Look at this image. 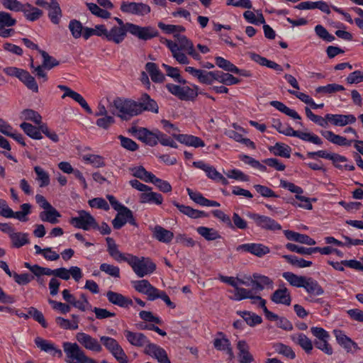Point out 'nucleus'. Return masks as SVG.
Masks as SVG:
<instances>
[{
    "label": "nucleus",
    "instance_id": "nucleus-1",
    "mask_svg": "<svg viewBox=\"0 0 363 363\" xmlns=\"http://www.w3.org/2000/svg\"><path fill=\"white\" fill-rule=\"evenodd\" d=\"M113 106L116 108V115L125 121L141 114L143 111L154 113L159 112L157 103L147 94H143L138 101L117 98L113 100Z\"/></svg>",
    "mask_w": 363,
    "mask_h": 363
},
{
    "label": "nucleus",
    "instance_id": "nucleus-2",
    "mask_svg": "<svg viewBox=\"0 0 363 363\" xmlns=\"http://www.w3.org/2000/svg\"><path fill=\"white\" fill-rule=\"evenodd\" d=\"M176 41L166 40L165 45L169 49L173 58L181 65H188L190 62L186 55L191 56L195 60L200 61L201 55L195 50L193 43L185 35H175Z\"/></svg>",
    "mask_w": 363,
    "mask_h": 363
},
{
    "label": "nucleus",
    "instance_id": "nucleus-3",
    "mask_svg": "<svg viewBox=\"0 0 363 363\" xmlns=\"http://www.w3.org/2000/svg\"><path fill=\"white\" fill-rule=\"evenodd\" d=\"M127 262L132 267L135 274L140 278L152 274L156 269V265L147 257H138L128 255Z\"/></svg>",
    "mask_w": 363,
    "mask_h": 363
},
{
    "label": "nucleus",
    "instance_id": "nucleus-4",
    "mask_svg": "<svg viewBox=\"0 0 363 363\" xmlns=\"http://www.w3.org/2000/svg\"><path fill=\"white\" fill-rule=\"evenodd\" d=\"M4 72L8 76L18 78L28 89L38 90V86L35 78L28 71L15 67H8L4 69Z\"/></svg>",
    "mask_w": 363,
    "mask_h": 363
},
{
    "label": "nucleus",
    "instance_id": "nucleus-5",
    "mask_svg": "<svg viewBox=\"0 0 363 363\" xmlns=\"http://www.w3.org/2000/svg\"><path fill=\"white\" fill-rule=\"evenodd\" d=\"M100 342L119 363H128L127 355L116 340L108 336H101Z\"/></svg>",
    "mask_w": 363,
    "mask_h": 363
},
{
    "label": "nucleus",
    "instance_id": "nucleus-6",
    "mask_svg": "<svg viewBox=\"0 0 363 363\" xmlns=\"http://www.w3.org/2000/svg\"><path fill=\"white\" fill-rule=\"evenodd\" d=\"M69 222L75 228L83 229L84 230L98 228V223L95 218L89 213L85 211H79L78 216L72 218Z\"/></svg>",
    "mask_w": 363,
    "mask_h": 363
},
{
    "label": "nucleus",
    "instance_id": "nucleus-7",
    "mask_svg": "<svg viewBox=\"0 0 363 363\" xmlns=\"http://www.w3.org/2000/svg\"><path fill=\"white\" fill-rule=\"evenodd\" d=\"M120 9L123 13L138 16H146L151 11L150 6L143 2L123 1Z\"/></svg>",
    "mask_w": 363,
    "mask_h": 363
},
{
    "label": "nucleus",
    "instance_id": "nucleus-8",
    "mask_svg": "<svg viewBox=\"0 0 363 363\" xmlns=\"http://www.w3.org/2000/svg\"><path fill=\"white\" fill-rule=\"evenodd\" d=\"M75 338L77 341L86 350L100 352L102 351V346L100 342L91 335L85 333H77Z\"/></svg>",
    "mask_w": 363,
    "mask_h": 363
},
{
    "label": "nucleus",
    "instance_id": "nucleus-9",
    "mask_svg": "<svg viewBox=\"0 0 363 363\" xmlns=\"http://www.w3.org/2000/svg\"><path fill=\"white\" fill-rule=\"evenodd\" d=\"M128 30L132 35L144 40L151 39L157 35V30L150 26L141 27L133 23H128Z\"/></svg>",
    "mask_w": 363,
    "mask_h": 363
},
{
    "label": "nucleus",
    "instance_id": "nucleus-10",
    "mask_svg": "<svg viewBox=\"0 0 363 363\" xmlns=\"http://www.w3.org/2000/svg\"><path fill=\"white\" fill-rule=\"evenodd\" d=\"M238 252H249L256 257H262L270 252L269 247L262 243H246L236 247Z\"/></svg>",
    "mask_w": 363,
    "mask_h": 363
},
{
    "label": "nucleus",
    "instance_id": "nucleus-11",
    "mask_svg": "<svg viewBox=\"0 0 363 363\" xmlns=\"http://www.w3.org/2000/svg\"><path fill=\"white\" fill-rule=\"evenodd\" d=\"M132 284L135 291L146 295L149 301L155 300V296L159 289L153 286L147 280L134 281H132Z\"/></svg>",
    "mask_w": 363,
    "mask_h": 363
},
{
    "label": "nucleus",
    "instance_id": "nucleus-12",
    "mask_svg": "<svg viewBox=\"0 0 363 363\" xmlns=\"http://www.w3.org/2000/svg\"><path fill=\"white\" fill-rule=\"evenodd\" d=\"M16 23L11 14L5 11H0V36L2 38H9L12 35L14 30L12 28H6L11 27Z\"/></svg>",
    "mask_w": 363,
    "mask_h": 363
},
{
    "label": "nucleus",
    "instance_id": "nucleus-13",
    "mask_svg": "<svg viewBox=\"0 0 363 363\" xmlns=\"http://www.w3.org/2000/svg\"><path fill=\"white\" fill-rule=\"evenodd\" d=\"M250 217L255 221L257 226L262 229L272 231L280 230L281 229L280 224L268 216L252 213Z\"/></svg>",
    "mask_w": 363,
    "mask_h": 363
},
{
    "label": "nucleus",
    "instance_id": "nucleus-14",
    "mask_svg": "<svg viewBox=\"0 0 363 363\" xmlns=\"http://www.w3.org/2000/svg\"><path fill=\"white\" fill-rule=\"evenodd\" d=\"M145 354L154 357L160 363H171L166 351L154 343H150L145 347Z\"/></svg>",
    "mask_w": 363,
    "mask_h": 363
},
{
    "label": "nucleus",
    "instance_id": "nucleus-15",
    "mask_svg": "<svg viewBox=\"0 0 363 363\" xmlns=\"http://www.w3.org/2000/svg\"><path fill=\"white\" fill-rule=\"evenodd\" d=\"M303 288L309 294V298H306V299L311 302L317 301L313 298L314 296H321L324 294V289L318 282L312 277H307Z\"/></svg>",
    "mask_w": 363,
    "mask_h": 363
},
{
    "label": "nucleus",
    "instance_id": "nucleus-16",
    "mask_svg": "<svg viewBox=\"0 0 363 363\" xmlns=\"http://www.w3.org/2000/svg\"><path fill=\"white\" fill-rule=\"evenodd\" d=\"M333 333L335 336L337 343L342 346L347 352L354 353L359 350L357 344L350 337H347L344 332L340 330H334Z\"/></svg>",
    "mask_w": 363,
    "mask_h": 363
},
{
    "label": "nucleus",
    "instance_id": "nucleus-17",
    "mask_svg": "<svg viewBox=\"0 0 363 363\" xmlns=\"http://www.w3.org/2000/svg\"><path fill=\"white\" fill-rule=\"evenodd\" d=\"M124 335L131 345L137 347H145L150 343L148 338L142 333H134L125 330H124Z\"/></svg>",
    "mask_w": 363,
    "mask_h": 363
},
{
    "label": "nucleus",
    "instance_id": "nucleus-18",
    "mask_svg": "<svg viewBox=\"0 0 363 363\" xmlns=\"http://www.w3.org/2000/svg\"><path fill=\"white\" fill-rule=\"evenodd\" d=\"M35 344L40 350L50 353L53 357H61L62 356V350L50 341L37 337L35 339Z\"/></svg>",
    "mask_w": 363,
    "mask_h": 363
},
{
    "label": "nucleus",
    "instance_id": "nucleus-19",
    "mask_svg": "<svg viewBox=\"0 0 363 363\" xmlns=\"http://www.w3.org/2000/svg\"><path fill=\"white\" fill-rule=\"evenodd\" d=\"M326 118L335 126H345L356 122V118L352 114H326Z\"/></svg>",
    "mask_w": 363,
    "mask_h": 363
},
{
    "label": "nucleus",
    "instance_id": "nucleus-20",
    "mask_svg": "<svg viewBox=\"0 0 363 363\" xmlns=\"http://www.w3.org/2000/svg\"><path fill=\"white\" fill-rule=\"evenodd\" d=\"M271 300L277 304L290 306L291 297L288 289L285 286H281L272 294Z\"/></svg>",
    "mask_w": 363,
    "mask_h": 363
},
{
    "label": "nucleus",
    "instance_id": "nucleus-21",
    "mask_svg": "<svg viewBox=\"0 0 363 363\" xmlns=\"http://www.w3.org/2000/svg\"><path fill=\"white\" fill-rule=\"evenodd\" d=\"M47 10L48 16L51 23L58 25L62 17V11L57 0H50L49 7Z\"/></svg>",
    "mask_w": 363,
    "mask_h": 363
},
{
    "label": "nucleus",
    "instance_id": "nucleus-22",
    "mask_svg": "<svg viewBox=\"0 0 363 363\" xmlns=\"http://www.w3.org/2000/svg\"><path fill=\"white\" fill-rule=\"evenodd\" d=\"M252 277H247V279L250 280L253 289L261 291L265 286L272 287L273 281L269 277L259 274H254Z\"/></svg>",
    "mask_w": 363,
    "mask_h": 363
},
{
    "label": "nucleus",
    "instance_id": "nucleus-23",
    "mask_svg": "<svg viewBox=\"0 0 363 363\" xmlns=\"http://www.w3.org/2000/svg\"><path fill=\"white\" fill-rule=\"evenodd\" d=\"M127 32H128V30L123 27L113 26L110 30H108L106 40L116 44H120L124 40Z\"/></svg>",
    "mask_w": 363,
    "mask_h": 363
},
{
    "label": "nucleus",
    "instance_id": "nucleus-24",
    "mask_svg": "<svg viewBox=\"0 0 363 363\" xmlns=\"http://www.w3.org/2000/svg\"><path fill=\"white\" fill-rule=\"evenodd\" d=\"M172 135L181 143L185 144L189 146L199 147H203L205 145L204 142L201 138L196 136L184 134L178 135L176 134L175 133H172Z\"/></svg>",
    "mask_w": 363,
    "mask_h": 363
},
{
    "label": "nucleus",
    "instance_id": "nucleus-25",
    "mask_svg": "<svg viewBox=\"0 0 363 363\" xmlns=\"http://www.w3.org/2000/svg\"><path fill=\"white\" fill-rule=\"evenodd\" d=\"M60 217V212L52 206L44 209L39 213V218L43 222H48L51 224L58 223Z\"/></svg>",
    "mask_w": 363,
    "mask_h": 363
},
{
    "label": "nucleus",
    "instance_id": "nucleus-26",
    "mask_svg": "<svg viewBox=\"0 0 363 363\" xmlns=\"http://www.w3.org/2000/svg\"><path fill=\"white\" fill-rule=\"evenodd\" d=\"M107 242V251L110 256L113 258L117 262H126L128 260V255L125 256V255L121 253L118 248V245L115 242L114 240L112 238H106V239Z\"/></svg>",
    "mask_w": 363,
    "mask_h": 363
},
{
    "label": "nucleus",
    "instance_id": "nucleus-27",
    "mask_svg": "<svg viewBox=\"0 0 363 363\" xmlns=\"http://www.w3.org/2000/svg\"><path fill=\"white\" fill-rule=\"evenodd\" d=\"M151 230L152 232V236L158 241L164 243L170 242L174 238V233L172 232L160 225H155L154 228H151Z\"/></svg>",
    "mask_w": 363,
    "mask_h": 363
},
{
    "label": "nucleus",
    "instance_id": "nucleus-28",
    "mask_svg": "<svg viewBox=\"0 0 363 363\" xmlns=\"http://www.w3.org/2000/svg\"><path fill=\"white\" fill-rule=\"evenodd\" d=\"M106 296L109 302L120 307L127 308L133 305L131 299L119 293L109 291L107 292Z\"/></svg>",
    "mask_w": 363,
    "mask_h": 363
},
{
    "label": "nucleus",
    "instance_id": "nucleus-29",
    "mask_svg": "<svg viewBox=\"0 0 363 363\" xmlns=\"http://www.w3.org/2000/svg\"><path fill=\"white\" fill-rule=\"evenodd\" d=\"M284 233L289 240L296 241L308 245H314L315 244V241L307 235L301 234L289 230H284Z\"/></svg>",
    "mask_w": 363,
    "mask_h": 363
},
{
    "label": "nucleus",
    "instance_id": "nucleus-30",
    "mask_svg": "<svg viewBox=\"0 0 363 363\" xmlns=\"http://www.w3.org/2000/svg\"><path fill=\"white\" fill-rule=\"evenodd\" d=\"M20 11L23 12L25 18L29 21H37L43 16V11L40 9L28 3L23 4Z\"/></svg>",
    "mask_w": 363,
    "mask_h": 363
},
{
    "label": "nucleus",
    "instance_id": "nucleus-31",
    "mask_svg": "<svg viewBox=\"0 0 363 363\" xmlns=\"http://www.w3.org/2000/svg\"><path fill=\"white\" fill-rule=\"evenodd\" d=\"M291 339L296 345H299L307 354H310L313 350L311 340L303 333L294 334Z\"/></svg>",
    "mask_w": 363,
    "mask_h": 363
},
{
    "label": "nucleus",
    "instance_id": "nucleus-32",
    "mask_svg": "<svg viewBox=\"0 0 363 363\" xmlns=\"http://www.w3.org/2000/svg\"><path fill=\"white\" fill-rule=\"evenodd\" d=\"M186 191L190 199L201 206L216 207L220 206V203L218 202L207 199L205 197H203L201 194L194 191L189 188L186 189Z\"/></svg>",
    "mask_w": 363,
    "mask_h": 363
},
{
    "label": "nucleus",
    "instance_id": "nucleus-33",
    "mask_svg": "<svg viewBox=\"0 0 363 363\" xmlns=\"http://www.w3.org/2000/svg\"><path fill=\"white\" fill-rule=\"evenodd\" d=\"M117 211L118 213L113 220L112 225L115 229L118 230L128 223V218H131V211L126 207Z\"/></svg>",
    "mask_w": 363,
    "mask_h": 363
},
{
    "label": "nucleus",
    "instance_id": "nucleus-34",
    "mask_svg": "<svg viewBox=\"0 0 363 363\" xmlns=\"http://www.w3.org/2000/svg\"><path fill=\"white\" fill-rule=\"evenodd\" d=\"M237 347L240 363H251L254 361L253 356L249 352V346L245 340L238 341Z\"/></svg>",
    "mask_w": 363,
    "mask_h": 363
},
{
    "label": "nucleus",
    "instance_id": "nucleus-35",
    "mask_svg": "<svg viewBox=\"0 0 363 363\" xmlns=\"http://www.w3.org/2000/svg\"><path fill=\"white\" fill-rule=\"evenodd\" d=\"M156 138V130L152 132L145 128H140L138 130V139L151 147L157 145Z\"/></svg>",
    "mask_w": 363,
    "mask_h": 363
},
{
    "label": "nucleus",
    "instance_id": "nucleus-36",
    "mask_svg": "<svg viewBox=\"0 0 363 363\" xmlns=\"http://www.w3.org/2000/svg\"><path fill=\"white\" fill-rule=\"evenodd\" d=\"M253 290V289H247L245 288L239 287L238 285H237L235 288L233 299L235 301H241L242 299L250 298L258 299L259 301L262 299V297L259 296H254Z\"/></svg>",
    "mask_w": 363,
    "mask_h": 363
},
{
    "label": "nucleus",
    "instance_id": "nucleus-37",
    "mask_svg": "<svg viewBox=\"0 0 363 363\" xmlns=\"http://www.w3.org/2000/svg\"><path fill=\"white\" fill-rule=\"evenodd\" d=\"M174 206H176L179 211L184 215L188 216L191 218H198L201 217H206V214L203 211H200L192 208L190 206L180 204L176 201L173 202Z\"/></svg>",
    "mask_w": 363,
    "mask_h": 363
},
{
    "label": "nucleus",
    "instance_id": "nucleus-38",
    "mask_svg": "<svg viewBox=\"0 0 363 363\" xmlns=\"http://www.w3.org/2000/svg\"><path fill=\"white\" fill-rule=\"evenodd\" d=\"M145 69L150 74L151 79L153 82L160 83L164 81V75L158 69L155 63L147 62L145 65Z\"/></svg>",
    "mask_w": 363,
    "mask_h": 363
},
{
    "label": "nucleus",
    "instance_id": "nucleus-39",
    "mask_svg": "<svg viewBox=\"0 0 363 363\" xmlns=\"http://www.w3.org/2000/svg\"><path fill=\"white\" fill-rule=\"evenodd\" d=\"M244 18L249 23L259 25L264 24L265 20L264 18L259 10H257L256 13H254L252 11L247 10L243 13Z\"/></svg>",
    "mask_w": 363,
    "mask_h": 363
},
{
    "label": "nucleus",
    "instance_id": "nucleus-40",
    "mask_svg": "<svg viewBox=\"0 0 363 363\" xmlns=\"http://www.w3.org/2000/svg\"><path fill=\"white\" fill-rule=\"evenodd\" d=\"M162 196L160 194L152 191V190L145 191L140 195V201L143 203H154L160 205L162 203Z\"/></svg>",
    "mask_w": 363,
    "mask_h": 363
},
{
    "label": "nucleus",
    "instance_id": "nucleus-41",
    "mask_svg": "<svg viewBox=\"0 0 363 363\" xmlns=\"http://www.w3.org/2000/svg\"><path fill=\"white\" fill-rule=\"evenodd\" d=\"M291 136L297 137L303 141H307L318 145L323 144V140L316 135L311 133L294 130L291 132Z\"/></svg>",
    "mask_w": 363,
    "mask_h": 363
},
{
    "label": "nucleus",
    "instance_id": "nucleus-42",
    "mask_svg": "<svg viewBox=\"0 0 363 363\" xmlns=\"http://www.w3.org/2000/svg\"><path fill=\"white\" fill-rule=\"evenodd\" d=\"M282 277L293 286L301 288L304 286L307 277L298 276L292 272H284Z\"/></svg>",
    "mask_w": 363,
    "mask_h": 363
},
{
    "label": "nucleus",
    "instance_id": "nucleus-43",
    "mask_svg": "<svg viewBox=\"0 0 363 363\" xmlns=\"http://www.w3.org/2000/svg\"><path fill=\"white\" fill-rule=\"evenodd\" d=\"M269 150L274 155L285 158L290 157V153L291 151V149L289 145L281 143H277L274 146L270 147Z\"/></svg>",
    "mask_w": 363,
    "mask_h": 363
},
{
    "label": "nucleus",
    "instance_id": "nucleus-44",
    "mask_svg": "<svg viewBox=\"0 0 363 363\" xmlns=\"http://www.w3.org/2000/svg\"><path fill=\"white\" fill-rule=\"evenodd\" d=\"M133 177L140 179L145 182H150L155 174L147 172L143 166L135 167L130 169Z\"/></svg>",
    "mask_w": 363,
    "mask_h": 363
},
{
    "label": "nucleus",
    "instance_id": "nucleus-45",
    "mask_svg": "<svg viewBox=\"0 0 363 363\" xmlns=\"http://www.w3.org/2000/svg\"><path fill=\"white\" fill-rule=\"evenodd\" d=\"M20 127L27 135L33 139L40 140L43 138L40 126L38 128L30 123L23 122L20 125Z\"/></svg>",
    "mask_w": 363,
    "mask_h": 363
},
{
    "label": "nucleus",
    "instance_id": "nucleus-46",
    "mask_svg": "<svg viewBox=\"0 0 363 363\" xmlns=\"http://www.w3.org/2000/svg\"><path fill=\"white\" fill-rule=\"evenodd\" d=\"M213 345L218 350L226 351L227 354L229 355L230 359L234 358V354L228 339L225 337L215 339Z\"/></svg>",
    "mask_w": 363,
    "mask_h": 363
},
{
    "label": "nucleus",
    "instance_id": "nucleus-47",
    "mask_svg": "<svg viewBox=\"0 0 363 363\" xmlns=\"http://www.w3.org/2000/svg\"><path fill=\"white\" fill-rule=\"evenodd\" d=\"M217 76H218V71L207 72L201 69L198 75L197 79L202 84H213L217 81Z\"/></svg>",
    "mask_w": 363,
    "mask_h": 363
},
{
    "label": "nucleus",
    "instance_id": "nucleus-48",
    "mask_svg": "<svg viewBox=\"0 0 363 363\" xmlns=\"http://www.w3.org/2000/svg\"><path fill=\"white\" fill-rule=\"evenodd\" d=\"M273 348L277 353L281 354L290 359H294L296 357V354L292 348L283 343H276L273 345Z\"/></svg>",
    "mask_w": 363,
    "mask_h": 363
},
{
    "label": "nucleus",
    "instance_id": "nucleus-49",
    "mask_svg": "<svg viewBox=\"0 0 363 363\" xmlns=\"http://www.w3.org/2000/svg\"><path fill=\"white\" fill-rule=\"evenodd\" d=\"M283 258L291 265L298 268L308 267L312 265V262L298 258L294 255H283Z\"/></svg>",
    "mask_w": 363,
    "mask_h": 363
},
{
    "label": "nucleus",
    "instance_id": "nucleus-50",
    "mask_svg": "<svg viewBox=\"0 0 363 363\" xmlns=\"http://www.w3.org/2000/svg\"><path fill=\"white\" fill-rule=\"evenodd\" d=\"M216 65L220 69L229 72H238V68L229 60L220 57H215Z\"/></svg>",
    "mask_w": 363,
    "mask_h": 363
},
{
    "label": "nucleus",
    "instance_id": "nucleus-51",
    "mask_svg": "<svg viewBox=\"0 0 363 363\" xmlns=\"http://www.w3.org/2000/svg\"><path fill=\"white\" fill-rule=\"evenodd\" d=\"M162 67L164 69L167 76L180 84L186 83V80L181 77L180 71L177 67H171L164 63L162 64Z\"/></svg>",
    "mask_w": 363,
    "mask_h": 363
},
{
    "label": "nucleus",
    "instance_id": "nucleus-52",
    "mask_svg": "<svg viewBox=\"0 0 363 363\" xmlns=\"http://www.w3.org/2000/svg\"><path fill=\"white\" fill-rule=\"evenodd\" d=\"M196 230L199 235L207 240H215L220 238L218 231L213 228L201 226L199 227Z\"/></svg>",
    "mask_w": 363,
    "mask_h": 363
},
{
    "label": "nucleus",
    "instance_id": "nucleus-53",
    "mask_svg": "<svg viewBox=\"0 0 363 363\" xmlns=\"http://www.w3.org/2000/svg\"><path fill=\"white\" fill-rule=\"evenodd\" d=\"M86 6L90 12L101 18L108 19L111 16V13L106 9H101L97 4L94 3H86Z\"/></svg>",
    "mask_w": 363,
    "mask_h": 363
},
{
    "label": "nucleus",
    "instance_id": "nucleus-54",
    "mask_svg": "<svg viewBox=\"0 0 363 363\" xmlns=\"http://www.w3.org/2000/svg\"><path fill=\"white\" fill-rule=\"evenodd\" d=\"M10 238L15 247H21L28 242V234L22 233H12L10 234Z\"/></svg>",
    "mask_w": 363,
    "mask_h": 363
},
{
    "label": "nucleus",
    "instance_id": "nucleus-55",
    "mask_svg": "<svg viewBox=\"0 0 363 363\" xmlns=\"http://www.w3.org/2000/svg\"><path fill=\"white\" fill-rule=\"evenodd\" d=\"M67 96H69L74 99L75 101L78 102L81 106L84 108L89 113H91V109L89 106L86 100L78 92H65L62 98L65 99Z\"/></svg>",
    "mask_w": 363,
    "mask_h": 363
},
{
    "label": "nucleus",
    "instance_id": "nucleus-56",
    "mask_svg": "<svg viewBox=\"0 0 363 363\" xmlns=\"http://www.w3.org/2000/svg\"><path fill=\"white\" fill-rule=\"evenodd\" d=\"M68 28L72 37L78 39L82 35L83 26L82 23L76 19H72L69 21Z\"/></svg>",
    "mask_w": 363,
    "mask_h": 363
},
{
    "label": "nucleus",
    "instance_id": "nucleus-57",
    "mask_svg": "<svg viewBox=\"0 0 363 363\" xmlns=\"http://www.w3.org/2000/svg\"><path fill=\"white\" fill-rule=\"evenodd\" d=\"M34 171L37 175L36 179L40 182V186L45 187L50 184V176L42 167L35 166Z\"/></svg>",
    "mask_w": 363,
    "mask_h": 363
},
{
    "label": "nucleus",
    "instance_id": "nucleus-58",
    "mask_svg": "<svg viewBox=\"0 0 363 363\" xmlns=\"http://www.w3.org/2000/svg\"><path fill=\"white\" fill-rule=\"evenodd\" d=\"M83 160L96 168L103 167L106 165L104 158L99 155H85L83 156Z\"/></svg>",
    "mask_w": 363,
    "mask_h": 363
},
{
    "label": "nucleus",
    "instance_id": "nucleus-59",
    "mask_svg": "<svg viewBox=\"0 0 363 363\" xmlns=\"http://www.w3.org/2000/svg\"><path fill=\"white\" fill-rule=\"evenodd\" d=\"M240 315L244 319V321L250 326H255L257 324H260L262 321L261 316L253 313L243 311L240 313Z\"/></svg>",
    "mask_w": 363,
    "mask_h": 363
},
{
    "label": "nucleus",
    "instance_id": "nucleus-60",
    "mask_svg": "<svg viewBox=\"0 0 363 363\" xmlns=\"http://www.w3.org/2000/svg\"><path fill=\"white\" fill-rule=\"evenodd\" d=\"M31 206L30 203H23L21 206V211L14 212L11 218L18 219L20 221L26 222L28 220L27 216L30 213Z\"/></svg>",
    "mask_w": 363,
    "mask_h": 363
},
{
    "label": "nucleus",
    "instance_id": "nucleus-61",
    "mask_svg": "<svg viewBox=\"0 0 363 363\" xmlns=\"http://www.w3.org/2000/svg\"><path fill=\"white\" fill-rule=\"evenodd\" d=\"M21 118L26 121H31L35 123L40 125L41 123L42 117L36 111L31 109H26L21 112Z\"/></svg>",
    "mask_w": 363,
    "mask_h": 363
},
{
    "label": "nucleus",
    "instance_id": "nucleus-62",
    "mask_svg": "<svg viewBox=\"0 0 363 363\" xmlns=\"http://www.w3.org/2000/svg\"><path fill=\"white\" fill-rule=\"evenodd\" d=\"M305 111L306 116L314 123H317L321 127L326 128L328 126L329 121L326 118V116H325V118H323L320 116H317L314 114L308 107L305 108Z\"/></svg>",
    "mask_w": 363,
    "mask_h": 363
},
{
    "label": "nucleus",
    "instance_id": "nucleus-63",
    "mask_svg": "<svg viewBox=\"0 0 363 363\" xmlns=\"http://www.w3.org/2000/svg\"><path fill=\"white\" fill-rule=\"evenodd\" d=\"M156 136L157 143L159 142L164 146H169L174 148L177 147V143L170 137H168L158 130H156Z\"/></svg>",
    "mask_w": 363,
    "mask_h": 363
},
{
    "label": "nucleus",
    "instance_id": "nucleus-64",
    "mask_svg": "<svg viewBox=\"0 0 363 363\" xmlns=\"http://www.w3.org/2000/svg\"><path fill=\"white\" fill-rule=\"evenodd\" d=\"M217 82L223 83L225 85L236 84L239 82V79L233 77L229 73H223L218 71Z\"/></svg>",
    "mask_w": 363,
    "mask_h": 363
}]
</instances>
